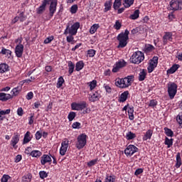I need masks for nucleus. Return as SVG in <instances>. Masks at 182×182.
<instances>
[{"mask_svg": "<svg viewBox=\"0 0 182 182\" xmlns=\"http://www.w3.org/2000/svg\"><path fill=\"white\" fill-rule=\"evenodd\" d=\"M25 154H27L28 156H31V153H32V147L31 146H28L25 151H24Z\"/></svg>", "mask_w": 182, "mask_h": 182, "instance_id": "obj_61", "label": "nucleus"}, {"mask_svg": "<svg viewBox=\"0 0 182 182\" xmlns=\"http://www.w3.org/2000/svg\"><path fill=\"white\" fill-rule=\"evenodd\" d=\"M80 126H82V124L78 122H75L72 124L73 129H80Z\"/></svg>", "mask_w": 182, "mask_h": 182, "instance_id": "obj_56", "label": "nucleus"}, {"mask_svg": "<svg viewBox=\"0 0 182 182\" xmlns=\"http://www.w3.org/2000/svg\"><path fill=\"white\" fill-rule=\"evenodd\" d=\"M143 60H144V53L139 50L133 53L129 59L130 63L134 65H140Z\"/></svg>", "mask_w": 182, "mask_h": 182, "instance_id": "obj_3", "label": "nucleus"}, {"mask_svg": "<svg viewBox=\"0 0 182 182\" xmlns=\"http://www.w3.org/2000/svg\"><path fill=\"white\" fill-rule=\"evenodd\" d=\"M52 155H48V154H43L41 157V166H45L47 163L49 164H52Z\"/></svg>", "mask_w": 182, "mask_h": 182, "instance_id": "obj_15", "label": "nucleus"}, {"mask_svg": "<svg viewBox=\"0 0 182 182\" xmlns=\"http://www.w3.org/2000/svg\"><path fill=\"white\" fill-rule=\"evenodd\" d=\"M100 28V26L99 25V23L93 24L90 28V33L91 35H94V33H96V32H97V29H99Z\"/></svg>", "mask_w": 182, "mask_h": 182, "instance_id": "obj_31", "label": "nucleus"}, {"mask_svg": "<svg viewBox=\"0 0 182 182\" xmlns=\"http://www.w3.org/2000/svg\"><path fill=\"white\" fill-rule=\"evenodd\" d=\"M159 105V102L157 100H151L149 103V107H152V109H154Z\"/></svg>", "mask_w": 182, "mask_h": 182, "instance_id": "obj_46", "label": "nucleus"}, {"mask_svg": "<svg viewBox=\"0 0 182 182\" xmlns=\"http://www.w3.org/2000/svg\"><path fill=\"white\" fill-rule=\"evenodd\" d=\"M174 141V139L171 138L169 139L167 136H165V141H164V144L165 146H167V149H170L171 147L173 146V143Z\"/></svg>", "mask_w": 182, "mask_h": 182, "instance_id": "obj_25", "label": "nucleus"}, {"mask_svg": "<svg viewBox=\"0 0 182 182\" xmlns=\"http://www.w3.org/2000/svg\"><path fill=\"white\" fill-rule=\"evenodd\" d=\"M176 120L178 124H182V112L179 113L176 117Z\"/></svg>", "mask_w": 182, "mask_h": 182, "instance_id": "obj_59", "label": "nucleus"}, {"mask_svg": "<svg viewBox=\"0 0 182 182\" xmlns=\"http://www.w3.org/2000/svg\"><path fill=\"white\" fill-rule=\"evenodd\" d=\"M50 1L51 2L48 8V16L50 19H52V18H53V16L56 12V9H58V0H50Z\"/></svg>", "mask_w": 182, "mask_h": 182, "instance_id": "obj_9", "label": "nucleus"}, {"mask_svg": "<svg viewBox=\"0 0 182 182\" xmlns=\"http://www.w3.org/2000/svg\"><path fill=\"white\" fill-rule=\"evenodd\" d=\"M137 151H139V148L133 144H129L124 149V154L127 157H132V156H133L134 153H137Z\"/></svg>", "mask_w": 182, "mask_h": 182, "instance_id": "obj_10", "label": "nucleus"}, {"mask_svg": "<svg viewBox=\"0 0 182 182\" xmlns=\"http://www.w3.org/2000/svg\"><path fill=\"white\" fill-rule=\"evenodd\" d=\"M87 52L89 58H94L95 55H96V50L94 49H90Z\"/></svg>", "mask_w": 182, "mask_h": 182, "instance_id": "obj_51", "label": "nucleus"}, {"mask_svg": "<svg viewBox=\"0 0 182 182\" xmlns=\"http://www.w3.org/2000/svg\"><path fill=\"white\" fill-rule=\"evenodd\" d=\"M31 157H36V159H39L42 156V151L39 150H33L31 154Z\"/></svg>", "mask_w": 182, "mask_h": 182, "instance_id": "obj_37", "label": "nucleus"}, {"mask_svg": "<svg viewBox=\"0 0 182 182\" xmlns=\"http://www.w3.org/2000/svg\"><path fill=\"white\" fill-rule=\"evenodd\" d=\"M112 5V0L107 1L104 4L105 6L104 12L106 13V12H109V11H111Z\"/></svg>", "mask_w": 182, "mask_h": 182, "instance_id": "obj_29", "label": "nucleus"}, {"mask_svg": "<svg viewBox=\"0 0 182 182\" xmlns=\"http://www.w3.org/2000/svg\"><path fill=\"white\" fill-rule=\"evenodd\" d=\"M169 11H181L182 10V0H171L169 3Z\"/></svg>", "mask_w": 182, "mask_h": 182, "instance_id": "obj_6", "label": "nucleus"}, {"mask_svg": "<svg viewBox=\"0 0 182 182\" xmlns=\"http://www.w3.org/2000/svg\"><path fill=\"white\" fill-rule=\"evenodd\" d=\"M76 117V112H70L68 115V119L69 122H73V120Z\"/></svg>", "mask_w": 182, "mask_h": 182, "instance_id": "obj_48", "label": "nucleus"}, {"mask_svg": "<svg viewBox=\"0 0 182 182\" xmlns=\"http://www.w3.org/2000/svg\"><path fill=\"white\" fill-rule=\"evenodd\" d=\"M11 93H12V95H11V96H13V97L15 96H18V95H19V93H21V88H19V87H16L12 89Z\"/></svg>", "mask_w": 182, "mask_h": 182, "instance_id": "obj_38", "label": "nucleus"}, {"mask_svg": "<svg viewBox=\"0 0 182 182\" xmlns=\"http://www.w3.org/2000/svg\"><path fill=\"white\" fill-rule=\"evenodd\" d=\"M167 86L168 94L170 99H174V97L176 96V95H177V87H178V86L177 85V84H176V82H168Z\"/></svg>", "mask_w": 182, "mask_h": 182, "instance_id": "obj_7", "label": "nucleus"}, {"mask_svg": "<svg viewBox=\"0 0 182 182\" xmlns=\"http://www.w3.org/2000/svg\"><path fill=\"white\" fill-rule=\"evenodd\" d=\"M87 144V135L86 134H81L77 137V142L75 147L77 150H82L85 146Z\"/></svg>", "mask_w": 182, "mask_h": 182, "instance_id": "obj_4", "label": "nucleus"}, {"mask_svg": "<svg viewBox=\"0 0 182 182\" xmlns=\"http://www.w3.org/2000/svg\"><path fill=\"white\" fill-rule=\"evenodd\" d=\"M33 139V135L31 132L27 131L26 133L24 134V138L23 139L22 144H28L29 141H31Z\"/></svg>", "mask_w": 182, "mask_h": 182, "instance_id": "obj_19", "label": "nucleus"}, {"mask_svg": "<svg viewBox=\"0 0 182 182\" xmlns=\"http://www.w3.org/2000/svg\"><path fill=\"white\" fill-rule=\"evenodd\" d=\"M169 42H173V33L172 32H165L162 38L163 45L166 46Z\"/></svg>", "mask_w": 182, "mask_h": 182, "instance_id": "obj_14", "label": "nucleus"}, {"mask_svg": "<svg viewBox=\"0 0 182 182\" xmlns=\"http://www.w3.org/2000/svg\"><path fill=\"white\" fill-rule=\"evenodd\" d=\"M146 76H147V71L143 69L139 74L138 80L139 82H143L146 79Z\"/></svg>", "mask_w": 182, "mask_h": 182, "instance_id": "obj_30", "label": "nucleus"}, {"mask_svg": "<svg viewBox=\"0 0 182 182\" xmlns=\"http://www.w3.org/2000/svg\"><path fill=\"white\" fill-rule=\"evenodd\" d=\"M77 9H79L77 4H74L70 7V12L72 15H75L77 12Z\"/></svg>", "mask_w": 182, "mask_h": 182, "instance_id": "obj_44", "label": "nucleus"}, {"mask_svg": "<svg viewBox=\"0 0 182 182\" xmlns=\"http://www.w3.org/2000/svg\"><path fill=\"white\" fill-rule=\"evenodd\" d=\"M156 48L151 44H146L144 47V52L146 53H150V52H153Z\"/></svg>", "mask_w": 182, "mask_h": 182, "instance_id": "obj_34", "label": "nucleus"}, {"mask_svg": "<svg viewBox=\"0 0 182 182\" xmlns=\"http://www.w3.org/2000/svg\"><path fill=\"white\" fill-rule=\"evenodd\" d=\"M18 17L20 22H24V21H26V16H25L23 11L21 12Z\"/></svg>", "mask_w": 182, "mask_h": 182, "instance_id": "obj_54", "label": "nucleus"}, {"mask_svg": "<svg viewBox=\"0 0 182 182\" xmlns=\"http://www.w3.org/2000/svg\"><path fill=\"white\" fill-rule=\"evenodd\" d=\"M39 176L40 178H41V180H43L48 177V173H46V171H41L39 172Z\"/></svg>", "mask_w": 182, "mask_h": 182, "instance_id": "obj_52", "label": "nucleus"}, {"mask_svg": "<svg viewBox=\"0 0 182 182\" xmlns=\"http://www.w3.org/2000/svg\"><path fill=\"white\" fill-rule=\"evenodd\" d=\"M179 68H180V65L173 64L169 69H168L167 73L168 75H173V73H176V72H177V70H178Z\"/></svg>", "mask_w": 182, "mask_h": 182, "instance_id": "obj_23", "label": "nucleus"}, {"mask_svg": "<svg viewBox=\"0 0 182 182\" xmlns=\"http://www.w3.org/2000/svg\"><path fill=\"white\" fill-rule=\"evenodd\" d=\"M87 103L85 101H82L80 102H73L71 104V109L72 110H85V109H87Z\"/></svg>", "mask_w": 182, "mask_h": 182, "instance_id": "obj_8", "label": "nucleus"}, {"mask_svg": "<svg viewBox=\"0 0 182 182\" xmlns=\"http://www.w3.org/2000/svg\"><path fill=\"white\" fill-rule=\"evenodd\" d=\"M114 28L117 30V31H120V29L122 28V22H120L119 20H117L115 21V23L114 25Z\"/></svg>", "mask_w": 182, "mask_h": 182, "instance_id": "obj_49", "label": "nucleus"}, {"mask_svg": "<svg viewBox=\"0 0 182 182\" xmlns=\"http://www.w3.org/2000/svg\"><path fill=\"white\" fill-rule=\"evenodd\" d=\"M139 15H140V11L139 9H136L134 11V14L129 16V18L130 19L136 20V19H138Z\"/></svg>", "mask_w": 182, "mask_h": 182, "instance_id": "obj_40", "label": "nucleus"}, {"mask_svg": "<svg viewBox=\"0 0 182 182\" xmlns=\"http://www.w3.org/2000/svg\"><path fill=\"white\" fill-rule=\"evenodd\" d=\"M127 140H133V139H136V134L132 132V131L128 132L126 134Z\"/></svg>", "mask_w": 182, "mask_h": 182, "instance_id": "obj_41", "label": "nucleus"}, {"mask_svg": "<svg viewBox=\"0 0 182 182\" xmlns=\"http://www.w3.org/2000/svg\"><path fill=\"white\" fill-rule=\"evenodd\" d=\"M164 133L167 137H173L174 136V132L171 129L168 128V127H164Z\"/></svg>", "mask_w": 182, "mask_h": 182, "instance_id": "obj_35", "label": "nucleus"}, {"mask_svg": "<svg viewBox=\"0 0 182 182\" xmlns=\"http://www.w3.org/2000/svg\"><path fill=\"white\" fill-rule=\"evenodd\" d=\"M114 181H116V176L114 175L109 176V174L106 176L105 182H114Z\"/></svg>", "mask_w": 182, "mask_h": 182, "instance_id": "obj_39", "label": "nucleus"}, {"mask_svg": "<svg viewBox=\"0 0 182 182\" xmlns=\"http://www.w3.org/2000/svg\"><path fill=\"white\" fill-rule=\"evenodd\" d=\"M5 72H9V65L6 63L0 64V73H5Z\"/></svg>", "mask_w": 182, "mask_h": 182, "instance_id": "obj_32", "label": "nucleus"}, {"mask_svg": "<svg viewBox=\"0 0 182 182\" xmlns=\"http://www.w3.org/2000/svg\"><path fill=\"white\" fill-rule=\"evenodd\" d=\"M130 95V93L129 92L128 90L124 91V92H122L120 95V97H119V102L120 103H124V102H126V100H127L129 95Z\"/></svg>", "mask_w": 182, "mask_h": 182, "instance_id": "obj_21", "label": "nucleus"}, {"mask_svg": "<svg viewBox=\"0 0 182 182\" xmlns=\"http://www.w3.org/2000/svg\"><path fill=\"white\" fill-rule=\"evenodd\" d=\"M31 181H32V173H31L25 174L21 178V182H31Z\"/></svg>", "mask_w": 182, "mask_h": 182, "instance_id": "obj_33", "label": "nucleus"}, {"mask_svg": "<svg viewBox=\"0 0 182 182\" xmlns=\"http://www.w3.org/2000/svg\"><path fill=\"white\" fill-rule=\"evenodd\" d=\"M53 39H55L53 36H49L44 40L43 43H45V45H48V43H50Z\"/></svg>", "mask_w": 182, "mask_h": 182, "instance_id": "obj_55", "label": "nucleus"}, {"mask_svg": "<svg viewBox=\"0 0 182 182\" xmlns=\"http://www.w3.org/2000/svg\"><path fill=\"white\" fill-rule=\"evenodd\" d=\"M100 97H102V95L99 94L98 91H96L89 97V100L90 102H97V100H100Z\"/></svg>", "mask_w": 182, "mask_h": 182, "instance_id": "obj_22", "label": "nucleus"}, {"mask_svg": "<svg viewBox=\"0 0 182 182\" xmlns=\"http://www.w3.org/2000/svg\"><path fill=\"white\" fill-rule=\"evenodd\" d=\"M168 18L169 21H174V19H176V16L174 15V11L171 12L168 14Z\"/></svg>", "mask_w": 182, "mask_h": 182, "instance_id": "obj_62", "label": "nucleus"}, {"mask_svg": "<svg viewBox=\"0 0 182 182\" xmlns=\"http://www.w3.org/2000/svg\"><path fill=\"white\" fill-rule=\"evenodd\" d=\"M83 68H85V63H83V60H80L76 63L75 64L76 72H80V70H82Z\"/></svg>", "mask_w": 182, "mask_h": 182, "instance_id": "obj_28", "label": "nucleus"}, {"mask_svg": "<svg viewBox=\"0 0 182 182\" xmlns=\"http://www.w3.org/2000/svg\"><path fill=\"white\" fill-rule=\"evenodd\" d=\"M15 53L16 58H22V55H23V46L22 44H18L16 46Z\"/></svg>", "mask_w": 182, "mask_h": 182, "instance_id": "obj_18", "label": "nucleus"}, {"mask_svg": "<svg viewBox=\"0 0 182 182\" xmlns=\"http://www.w3.org/2000/svg\"><path fill=\"white\" fill-rule=\"evenodd\" d=\"M68 76H71V75L75 72V63L72 61H68Z\"/></svg>", "mask_w": 182, "mask_h": 182, "instance_id": "obj_26", "label": "nucleus"}, {"mask_svg": "<svg viewBox=\"0 0 182 182\" xmlns=\"http://www.w3.org/2000/svg\"><path fill=\"white\" fill-rule=\"evenodd\" d=\"M176 58H178V60H179L180 62H181V61H182V53L178 51V52L176 53Z\"/></svg>", "mask_w": 182, "mask_h": 182, "instance_id": "obj_64", "label": "nucleus"}, {"mask_svg": "<svg viewBox=\"0 0 182 182\" xmlns=\"http://www.w3.org/2000/svg\"><path fill=\"white\" fill-rule=\"evenodd\" d=\"M49 2H50V0H43L41 5L36 9V14L42 15L46 11V6L49 5Z\"/></svg>", "mask_w": 182, "mask_h": 182, "instance_id": "obj_13", "label": "nucleus"}, {"mask_svg": "<svg viewBox=\"0 0 182 182\" xmlns=\"http://www.w3.org/2000/svg\"><path fill=\"white\" fill-rule=\"evenodd\" d=\"M157 65H159V57L154 56L147 67L148 73H151L157 68Z\"/></svg>", "mask_w": 182, "mask_h": 182, "instance_id": "obj_12", "label": "nucleus"}, {"mask_svg": "<svg viewBox=\"0 0 182 182\" xmlns=\"http://www.w3.org/2000/svg\"><path fill=\"white\" fill-rule=\"evenodd\" d=\"M11 178V176L9 175L4 174L1 178V182H8V180Z\"/></svg>", "mask_w": 182, "mask_h": 182, "instance_id": "obj_60", "label": "nucleus"}, {"mask_svg": "<svg viewBox=\"0 0 182 182\" xmlns=\"http://www.w3.org/2000/svg\"><path fill=\"white\" fill-rule=\"evenodd\" d=\"M151 136H153V130L148 129L142 137L143 141H147V140L151 139Z\"/></svg>", "mask_w": 182, "mask_h": 182, "instance_id": "obj_24", "label": "nucleus"}, {"mask_svg": "<svg viewBox=\"0 0 182 182\" xmlns=\"http://www.w3.org/2000/svg\"><path fill=\"white\" fill-rule=\"evenodd\" d=\"M36 140H41V139H42V132H41V131H37L36 132Z\"/></svg>", "mask_w": 182, "mask_h": 182, "instance_id": "obj_57", "label": "nucleus"}, {"mask_svg": "<svg viewBox=\"0 0 182 182\" xmlns=\"http://www.w3.org/2000/svg\"><path fill=\"white\" fill-rule=\"evenodd\" d=\"M21 135L18 133H15L13 136L11 141L10 142L11 146L14 147V149H16V145L19 143V139Z\"/></svg>", "mask_w": 182, "mask_h": 182, "instance_id": "obj_17", "label": "nucleus"}, {"mask_svg": "<svg viewBox=\"0 0 182 182\" xmlns=\"http://www.w3.org/2000/svg\"><path fill=\"white\" fill-rule=\"evenodd\" d=\"M79 28H80V23L79 22L74 23L70 28H69L68 25L64 31V35H68V33H69L70 35H74L75 36V35L77 33V30Z\"/></svg>", "mask_w": 182, "mask_h": 182, "instance_id": "obj_5", "label": "nucleus"}, {"mask_svg": "<svg viewBox=\"0 0 182 182\" xmlns=\"http://www.w3.org/2000/svg\"><path fill=\"white\" fill-rule=\"evenodd\" d=\"M122 6V0H115L113 4L114 11H117Z\"/></svg>", "mask_w": 182, "mask_h": 182, "instance_id": "obj_43", "label": "nucleus"}, {"mask_svg": "<svg viewBox=\"0 0 182 182\" xmlns=\"http://www.w3.org/2000/svg\"><path fill=\"white\" fill-rule=\"evenodd\" d=\"M17 114L20 117L23 116V109L22 107H20L17 109Z\"/></svg>", "mask_w": 182, "mask_h": 182, "instance_id": "obj_63", "label": "nucleus"}, {"mask_svg": "<svg viewBox=\"0 0 182 182\" xmlns=\"http://www.w3.org/2000/svg\"><path fill=\"white\" fill-rule=\"evenodd\" d=\"M0 53H1V55H6L8 58H11V56H12V51L5 48H2Z\"/></svg>", "mask_w": 182, "mask_h": 182, "instance_id": "obj_36", "label": "nucleus"}, {"mask_svg": "<svg viewBox=\"0 0 182 182\" xmlns=\"http://www.w3.org/2000/svg\"><path fill=\"white\" fill-rule=\"evenodd\" d=\"M26 98L27 99V100H32V99H33V92H29L28 93H27Z\"/></svg>", "mask_w": 182, "mask_h": 182, "instance_id": "obj_58", "label": "nucleus"}, {"mask_svg": "<svg viewBox=\"0 0 182 182\" xmlns=\"http://www.w3.org/2000/svg\"><path fill=\"white\" fill-rule=\"evenodd\" d=\"M182 164L181 154L179 152L176 154V164H175L176 168H180Z\"/></svg>", "mask_w": 182, "mask_h": 182, "instance_id": "obj_27", "label": "nucleus"}, {"mask_svg": "<svg viewBox=\"0 0 182 182\" xmlns=\"http://www.w3.org/2000/svg\"><path fill=\"white\" fill-rule=\"evenodd\" d=\"M11 99H14V96L11 94H6L5 92H0V100L1 102H7Z\"/></svg>", "mask_w": 182, "mask_h": 182, "instance_id": "obj_20", "label": "nucleus"}, {"mask_svg": "<svg viewBox=\"0 0 182 182\" xmlns=\"http://www.w3.org/2000/svg\"><path fill=\"white\" fill-rule=\"evenodd\" d=\"M99 159H97L91 160L89 162H87V166H88V167H93V166H95L96 163H97Z\"/></svg>", "mask_w": 182, "mask_h": 182, "instance_id": "obj_50", "label": "nucleus"}, {"mask_svg": "<svg viewBox=\"0 0 182 182\" xmlns=\"http://www.w3.org/2000/svg\"><path fill=\"white\" fill-rule=\"evenodd\" d=\"M103 87L107 93H108L109 95L112 93V87L109 85L104 84Z\"/></svg>", "mask_w": 182, "mask_h": 182, "instance_id": "obj_53", "label": "nucleus"}, {"mask_svg": "<svg viewBox=\"0 0 182 182\" xmlns=\"http://www.w3.org/2000/svg\"><path fill=\"white\" fill-rule=\"evenodd\" d=\"M130 34V31L126 29L124 32L119 33L117 36V41H118L119 44L117 46L118 49H123V48H126L127 46V43H129V35Z\"/></svg>", "mask_w": 182, "mask_h": 182, "instance_id": "obj_2", "label": "nucleus"}, {"mask_svg": "<svg viewBox=\"0 0 182 182\" xmlns=\"http://www.w3.org/2000/svg\"><path fill=\"white\" fill-rule=\"evenodd\" d=\"M126 65H127V63L124 60L121 59L118 60L113 66L112 73H117V72H119L120 69H122V68H125Z\"/></svg>", "mask_w": 182, "mask_h": 182, "instance_id": "obj_11", "label": "nucleus"}, {"mask_svg": "<svg viewBox=\"0 0 182 182\" xmlns=\"http://www.w3.org/2000/svg\"><path fill=\"white\" fill-rule=\"evenodd\" d=\"M88 85L90 86V90H93V89L97 86V81L96 80H93L88 82Z\"/></svg>", "mask_w": 182, "mask_h": 182, "instance_id": "obj_47", "label": "nucleus"}, {"mask_svg": "<svg viewBox=\"0 0 182 182\" xmlns=\"http://www.w3.org/2000/svg\"><path fill=\"white\" fill-rule=\"evenodd\" d=\"M68 147H69V141L65 140L61 143V147L60 149V156H65V154H66Z\"/></svg>", "mask_w": 182, "mask_h": 182, "instance_id": "obj_16", "label": "nucleus"}, {"mask_svg": "<svg viewBox=\"0 0 182 182\" xmlns=\"http://www.w3.org/2000/svg\"><path fill=\"white\" fill-rule=\"evenodd\" d=\"M133 4H134V0H124L123 5L124 8H130Z\"/></svg>", "mask_w": 182, "mask_h": 182, "instance_id": "obj_42", "label": "nucleus"}, {"mask_svg": "<svg viewBox=\"0 0 182 182\" xmlns=\"http://www.w3.org/2000/svg\"><path fill=\"white\" fill-rule=\"evenodd\" d=\"M65 82V79H63V77L60 76L57 82L56 87L58 89H60L61 86H63V82Z\"/></svg>", "mask_w": 182, "mask_h": 182, "instance_id": "obj_45", "label": "nucleus"}, {"mask_svg": "<svg viewBox=\"0 0 182 182\" xmlns=\"http://www.w3.org/2000/svg\"><path fill=\"white\" fill-rule=\"evenodd\" d=\"M134 82V75H128L124 78H117L115 80V86L120 89H126Z\"/></svg>", "mask_w": 182, "mask_h": 182, "instance_id": "obj_1", "label": "nucleus"}]
</instances>
